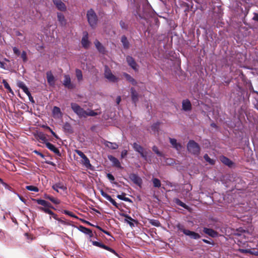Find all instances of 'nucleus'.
<instances>
[{
    "instance_id": "f257e3e1",
    "label": "nucleus",
    "mask_w": 258,
    "mask_h": 258,
    "mask_svg": "<svg viewBox=\"0 0 258 258\" xmlns=\"http://www.w3.org/2000/svg\"><path fill=\"white\" fill-rule=\"evenodd\" d=\"M87 18L90 26L92 28H95L97 24L98 18L95 12L93 9H91L87 11Z\"/></svg>"
},
{
    "instance_id": "f03ea898",
    "label": "nucleus",
    "mask_w": 258,
    "mask_h": 258,
    "mask_svg": "<svg viewBox=\"0 0 258 258\" xmlns=\"http://www.w3.org/2000/svg\"><path fill=\"white\" fill-rule=\"evenodd\" d=\"M189 153L195 155H199L200 153V147L199 144L194 140H190L187 145Z\"/></svg>"
},
{
    "instance_id": "7ed1b4c3",
    "label": "nucleus",
    "mask_w": 258,
    "mask_h": 258,
    "mask_svg": "<svg viewBox=\"0 0 258 258\" xmlns=\"http://www.w3.org/2000/svg\"><path fill=\"white\" fill-rule=\"evenodd\" d=\"M71 106L73 111L78 116L79 118H85L86 111L82 108L80 105L76 103H72L71 104Z\"/></svg>"
},
{
    "instance_id": "20e7f679",
    "label": "nucleus",
    "mask_w": 258,
    "mask_h": 258,
    "mask_svg": "<svg viewBox=\"0 0 258 258\" xmlns=\"http://www.w3.org/2000/svg\"><path fill=\"white\" fill-rule=\"evenodd\" d=\"M104 77L110 82L115 83L118 80V79L112 73L107 66L105 67Z\"/></svg>"
},
{
    "instance_id": "39448f33",
    "label": "nucleus",
    "mask_w": 258,
    "mask_h": 258,
    "mask_svg": "<svg viewBox=\"0 0 258 258\" xmlns=\"http://www.w3.org/2000/svg\"><path fill=\"white\" fill-rule=\"evenodd\" d=\"M64 79L62 81L63 85L69 89H73L76 88V85L71 81V77L69 75L63 76Z\"/></svg>"
},
{
    "instance_id": "423d86ee",
    "label": "nucleus",
    "mask_w": 258,
    "mask_h": 258,
    "mask_svg": "<svg viewBox=\"0 0 258 258\" xmlns=\"http://www.w3.org/2000/svg\"><path fill=\"white\" fill-rule=\"evenodd\" d=\"M90 241L92 242V244L94 246H97V247H100L101 248L104 249L105 250H107L112 252L115 255H117V252L113 249L104 244L103 243L98 242L96 241H92V240H90Z\"/></svg>"
},
{
    "instance_id": "0eeeda50",
    "label": "nucleus",
    "mask_w": 258,
    "mask_h": 258,
    "mask_svg": "<svg viewBox=\"0 0 258 258\" xmlns=\"http://www.w3.org/2000/svg\"><path fill=\"white\" fill-rule=\"evenodd\" d=\"M133 148L134 150L139 153L142 157L144 158L145 160L147 159V153L144 151V148L140 145L136 143L133 144Z\"/></svg>"
},
{
    "instance_id": "6e6552de",
    "label": "nucleus",
    "mask_w": 258,
    "mask_h": 258,
    "mask_svg": "<svg viewBox=\"0 0 258 258\" xmlns=\"http://www.w3.org/2000/svg\"><path fill=\"white\" fill-rule=\"evenodd\" d=\"M129 178L136 184L141 187L143 181L142 178L137 174L135 173H131L129 175Z\"/></svg>"
},
{
    "instance_id": "1a4fd4ad",
    "label": "nucleus",
    "mask_w": 258,
    "mask_h": 258,
    "mask_svg": "<svg viewBox=\"0 0 258 258\" xmlns=\"http://www.w3.org/2000/svg\"><path fill=\"white\" fill-rule=\"evenodd\" d=\"M101 195L105 198L107 200L109 201L113 206L116 208H119L118 204L110 196L104 192L103 189L100 190Z\"/></svg>"
},
{
    "instance_id": "9d476101",
    "label": "nucleus",
    "mask_w": 258,
    "mask_h": 258,
    "mask_svg": "<svg viewBox=\"0 0 258 258\" xmlns=\"http://www.w3.org/2000/svg\"><path fill=\"white\" fill-rule=\"evenodd\" d=\"M46 147L51 152H53L55 154L57 155L59 157L61 156V154L57 148H56L54 145L52 144L47 142L45 144Z\"/></svg>"
},
{
    "instance_id": "9b49d317",
    "label": "nucleus",
    "mask_w": 258,
    "mask_h": 258,
    "mask_svg": "<svg viewBox=\"0 0 258 258\" xmlns=\"http://www.w3.org/2000/svg\"><path fill=\"white\" fill-rule=\"evenodd\" d=\"M176 226L178 231L183 232L185 235L188 236L189 237H191L193 231L185 229L184 225L180 223H178Z\"/></svg>"
},
{
    "instance_id": "f8f14e48",
    "label": "nucleus",
    "mask_w": 258,
    "mask_h": 258,
    "mask_svg": "<svg viewBox=\"0 0 258 258\" xmlns=\"http://www.w3.org/2000/svg\"><path fill=\"white\" fill-rule=\"evenodd\" d=\"M52 1L56 7L59 11H65L66 10V6L61 0H52Z\"/></svg>"
},
{
    "instance_id": "ddd939ff",
    "label": "nucleus",
    "mask_w": 258,
    "mask_h": 258,
    "mask_svg": "<svg viewBox=\"0 0 258 258\" xmlns=\"http://www.w3.org/2000/svg\"><path fill=\"white\" fill-rule=\"evenodd\" d=\"M121 215L125 218L124 221L128 224L131 227L135 226L133 222H138L137 221L133 219L130 215L126 214L123 213Z\"/></svg>"
},
{
    "instance_id": "4468645a",
    "label": "nucleus",
    "mask_w": 258,
    "mask_h": 258,
    "mask_svg": "<svg viewBox=\"0 0 258 258\" xmlns=\"http://www.w3.org/2000/svg\"><path fill=\"white\" fill-rule=\"evenodd\" d=\"M81 43L84 48H88L89 47L90 42L88 40V34L87 32L84 33L81 40Z\"/></svg>"
},
{
    "instance_id": "2eb2a0df",
    "label": "nucleus",
    "mask_w": 258,
    "mask_h": 258,
    "mask_svg": "<svg viewBox=\"0 0 258 258\" xmlns=\"http://www.w3.org/2000/svg\"><path fill=\"white\" fill-rule=\"evenodd\" d=\"M108 158L112 162L113 166L119 168H122L119 161L115 157L112 155H109L108 156Z\"/></svg>"
},
{
    "instance_id": "dca6fc26",
    "label": "nucleus",
    "mask_w": 258,
    "mask_h": 258,
    "mask_svg": "<svg viewBox=\"0 0 258 258\" xmlns=\"http://www.w3.org/2000/svg\"><path fill=\"white\" fill-rule=\"evenodd\" d=\"M126 61L128 64L135 71H137V64L136 62L134 59L130 56H127L126 57Z\"/></svg>"
},
{
    "instance_id": "f3484780",
    "label": "nucleus",
    "mask_w": 258,
    "mask_h": 258,
    "mask_svg": "<svg viewBox=\"0 0 258 258\" xmlns=\"http://www.w3.org/2000/svg\"><path fill=\"white\" fill-rule=\"evenodd\" d=\"M203 232L212 237H216L218 236V232L211 228L204 227Z\"/></svg>"
},
{
    "instance_id": "a211bd4d",
    "label": "nucleus",
    "mask_w": 258,
    "mask_h": 258,
    "mask_svg": "<svg viewBox=\"0 0 258 258\" xmlns=\"http://www.w3.org/2000/svg\"><path fill=\"white\" fill-rule=\"evenodd\" d=\"M182 108L184 111H190L191 109V104L190 101L188 99L183 100L182 102Z\"/></svg>"
},
{
    "instance_id": "6ab92c4d",
    "label": "nucleus",
    "mask_w": 258,
    "mask_h": 258,
    "mask_svg": "<svg viewBox=\"0 0 258 258\" xmlns=\"http://www.w3.org/2000/svg\"><path fill=\"white\" fill-rule=\"evenodd\" d=\"M57 20L60 26L63 27L67 24V20L66 19L63 14L61 13H57Z\"/></svg>"
},
{
    "instance_id": "aec40b11",
    "label": "nucleus",
    "mask_w": 258,
    "mask_h": 258,
    "mask_svg": "<svg viewBox=\"0 0 258 258\" xmlns=\"http://www.w3.org/2000/svg\"><path fill=\"white\" fill-rule=\"evenodd\" d=\"M52 188L53 189H54L56 192H58V189H61L63 190H65L67 189V187L64 186L63 183L61 182H59L57 183H56L55 184H54L52 186Z\"/></svg>"
},
{
    "instance_id": "412c9836",
    "label": "nucleus",
    "mask_w": 258,
    "mask_h": 258,
    "mask_svg": "<svg viewBox=\"0 0 258 258\" xmlns=\"http://www.w3.org/2000/svg\"><path fill=\"white\" fill-rule=\"evenodd\" d=\"M17 85L20 88L23 90V91L28 96V97H32L28 90V88L26 87L24 82L22 81H18L17 82Z\"/></svg>"
},
{
    "instance_id": "4be33fe9",
    "label": "nucleus",
    "mask_w": 258,
    "mask_h": 258,
    "mask_svg": "<svg viewBox=\"0 0 258 258\" xmlns=\"http://www.w3.org/2000/svg\"><path fill=\"white\" fill-rule=\"evenodd\" d=\"M35 138L37 140H41L42 143L46 144L47 142V139H46V135L42 132H38L35 135Z\"/></svg>"
},
{
    "instance_id": "5701e85b",
    "label": "nucleus",
    "mask_w": 258,
    "mask_h": 258,
    "mask_svg": "<svg viewBox=\"0 0 258 258\" xmlns=\"http://www.w3.org/2000/svg\"><path fill=\"white\" fill-rule=\"evenodd\" d=\"M46 77L48 83L50 86H54L55 84V79L51 72H47L46 73Z\"/></svg>"
},
{
    "instance_id": "b1692460",
    "label": "nucleus",
    "mask_w": 258,
    "mask_h": 258,
    "mask_svg": "<svg viewBox=\"0 0 258 258\" xmlns=\"http://www.w3.org/2000/svg\"><path fill=\"white\" fill-rule=\"evenodd\" d=\"M79 230L81 231L82 232L87 234L90 237H92L93 236L92 231L91 229L86 228L83 226H80L79 227Z\"/></svg>"
},
{
    "instance_id": "393cba45",
    "label": "nucleus",
    "mask_w": 258,
    "mask_h": 258,
    "mask_svg": "<svg viewBox=\"0 0 258 258\" xmlns=\"http://www.w3.org/2000/svg\"><path fill=\"white\" fill-rule=\"evenodd\" d=\"M220 160L223 164L229 167H231L233 164V162L231 160L224 156H220Z\"/></svg>"
},
{
    "instance_id": "a878e982",
    "label": "nucleus",
    "mask_w": 258,
    "mask_h": 258,
    "mask_svg": "<svg viewBox=\"0 0 258 258\" xmlns=\"http://www.w3.org/2000/svg\"><path fill=\"white\" fill-rule=\"evenodd\" d=\"M36 201L37 203L39 205H41L43 206H44V208H54L51 205V204L44 200L42 199H37L36 200Z\"/></svg>"
},
{
    "instance_id": "bb28decb",
    "label": "nucleus",
    "mask_w": 258,
    "mask_h": 258,
    "mask_svg": "<svg viewBox=\"0 0 258 258\" xmlns=\"http://www.w3.org/2000/svg\"><path fill=\"white\" fill-rule=\"evenodd\" d=\"M169 141L170 144L172 145V147L176 149L177 150H180L182 147L181 144L180 143H178L176 139L173 138H169Z\"/></svg>"
},
{
    "instance_id": "cd10ccee",
    "label": "nucleus",
    "mask_w": 258,
    "mask_h": 258,
    "mask_svg": "<svg viewBox=\"0 0 258 258\" xmlns=\"http://www.w3.org/2000/svg\"><path fill=\"white\" fill-rule=\"evenodd\" d=\"M104 145L106 147L112 150L117 149L118 148V145L116 143L110 142L105 141Z\"/></svg>"
},
{
    "instance_id": "c85d7f7f",
    "label": "nucleus",
    "mask_w": 258,
    "mask_h": 258,
    "mask_svg": "<svg viewBox=\"0 0 258 258\" xmlns=\"http://www.w3.org/2000/svg\"><path fill=\"white\" fill-rule=\"evenodd\" d=\"M94 44L95 45L96 48L100 52L102 53H104L105 48L98 40H96L94 42Z\"/></svg>"
},
{
    "instance_id": "c756f323",
    "label": "nucleus",
    "mask_w": 258,
    "mask_h": 258,
    "mask_svg": "<svg viewBox=\"0 0 258 258\" xmlns=\"http://www.w3.org/2000/svg\"><path fill=\"white\" fill-rule=\"evenodd\" d=\"M44 197L45 199H46L47 200H49V201H50L51 202H52L54 204L58 205V204H59L60 203V202L59 200H58L56 198H54L52 196H50L49 195L45 194L44 195Z\"/></svg>"
},
{
    "instance_id": "7c9ffc66",
    "label": "nucleus",
    "mask_w": 258,
    "mask_h": 258,
    "mask_svg": "<svg viewBox=\"0 0 258 258\" xmlns=\"http://www.w3.org/2000/svg\"><path fill=\"white\" fill-rule=\"evenodd\" d=\"M123 76L127 80L128 82H131L133 85H136V81L129 74L124 73L123 74Z\"/></svg>"
},
{
    "instance_id": "2f4dec72",
    "label": "nucleus",
    "mask_w": 258,
    "mask_h": 258,
    "mask_svg": "<svg viewBox=\"0 0 258 258\" xmlns=\"http://www.w3.org/2000/svg\"><path fill=\"white\" fill-rule=\"evenodd\" d=\"M174 202L177 205L180 206L185 209L187 210L189 208V207L187 205H186L185 203H183L179 199H177V198L174 199Z\"/></svg>"
},
{
    "instance_id": "473e14b6",
    "label": "nucleus",
    "mask_w": 258,
    "mask_h": 258,
    "mask_svg": "<svg viewBox=\"0 0 258 258\" xmlns=\"http://www.w3.org/2000/svg\"><path fill=\"white\" fill-rule=\"evenodd\" d=\"M121 42L122 43L123 46L124 48L127 49L129 47V42L126 36H122L121 39Z\"/></svg>"
},
{
    "instance_id": "72a5a7b5",
    "label": "nucleus",
    "mask_w": 258,
    "mask_h": 258,
    "mask_svg": "<svg viewBox=\"0 0 258 258\" xmlns=\"http://www.w3.org/2000/svg\"><path fill=\"white\" fill-rule=\"evenodd\" d=\"M86 111V114H85V118L87 117L88 116H95L96 115H97L99 114H100V112H98L96 111H95L92 110H88Z\"/></svg>"
},
{
    "instance_id": "f704fd0d",
    "label": "nucleus",
    "mask_w": 258,
    "mask_h": 258,
    "mask_svg": "<svg viewBox=\"0 0 258 258\" xmlns=\"http://www.w3.org/2000/svg\"><path fill=\"white\" fill-rule=\"evenodd\" d=\"M153 186L155 187L159 188L161 187V183L160 180L157 178H153L152 179Z\"/></svg>"
},
{
    "instance_id": "c9c22d12",
    "label": "nucleus",
    "mask_w": 258,
    "mask_h": 258,
    "mask_svg": "<svg viewBox=\"0 0 258 258\" xmlns=\"http://www.w3.org/2000/svg\"><path fill=\"white\" fill-rule=\"evenodd\" d=\"M76 76L78 82H80L83 80V75L82 71L79 69L76 70Z\"/></svg>"
},
{
    "instance_id": "e433bc0d",
    "label": "nucleus",
    "mask_w": 258,
    "mask_h": 258,
    "mask_svg": "<svg viewBox=\"0 0 258 258\" xmlns=\"http://www.w3.org/2000/svg\"><path fill=\"white\" fill-rule=\"evenodd\" d=\"M125 194L122 193V195H118L117 196V198L120 200H123L125 202H132V200L130 198L125 197Z\"/></svg>"
},
{
    "instance_id": "4c0bfd02",
    "label": "nucleus",
    "mask_w": 258,
    "mask_h": 258,
    "mask_svg": "<svg viewBox=\"0 0 258 258\" xmlns=\"http://www.w3.org/2000/svg\"><path fill=\"white\" fill-rule=\"evenodd\" d=\"M83 164L87 168H90L91 166L90 160L86 156L85 157L83 158Z\"/></svg>"
},
{
    "instance_id": "58836bf2",
    "label": "nucleus",
    "mask_w": 258,
    "mask_h": 258,
    "mask_svg": "<svg viewBox=\"0 0 258 258\" xmlns=\"http://www.w3.org/2000/svg\"><path fill=\"white\" fill-rule=\"evenodd\" d=\"M204 158L207 162H209L211 165H214L215 164V161L211 159L208 154H205L204 156Z\"/></svg>"
},
{
    "instance_id": "ea45409f",
    "label": "nucleus",
    "mask_w": 258,
    "mask_h": 258,
    "mask_svg": "<svg viewBox=\"0 0 258 258\" xmlns=\"http://www.w3.org/2000/svg\"><path fill=\"white\" fill-rule=\"evenodd\" d=\"M26 188L29 191L35 192H38L39 191L38 188L33 185H27Z\"/></svg>"
},
{
    "instance_id": "a19ab883",
    "label": "nucleus",
    "mask_w": 258,
    "mask_h": 258,
    "mask_svg": "<svg viewBox=\"0 0 258 258\" xmlns=\"http://www.w3.org/2000/svg\"><path fill=\"white\" fill-rule=\"evenodd\" d=\"M160 124V122H157L154 123L151 126L152 130L153 131H154V132H158L159 127V125Z\"/></svg>"
},
{
    "instance_id": "79ce46f5",
    "label": "nucleus",
    "mask_w": 258,
    "mask_h": 258,
    "mask_svg": "<svg viewBox=\"0 0 258 258\" xmlns=\"http://www.w3.org/2000/svg\"><path fill=\"white\" fill-rule=\"evenodd\" d=\"M39 209L40 211H43L46 214H49L50 215L53 214V212L48 208L39 207Z\"/></svg>"
},
{
    "instance_id": "37998d69",
    "label": "nucleus",
    "mask_w": 258,
    "mask_h": 258,
    "mask_svg": "<svg viewBox=\"0 0 258 258\" xmlns=\"http://www.w3.org/2000/svg\"><path fill=\"white\" fill-rule=\"evenodd\" d=\"M152 150L158 156L162 157L163 156L162 153L159 151L157 146H154L152 148Z\"/></svg>"
},
{
    "instance_id": "c03bdc74",
    "label": "nucleus",
    "mask_w": 258,
    "mask_h": 258,
    "mask_svg": "<svg viewBox=\"0 0 258 258\" xmlns=\"http://www.w3.org/2000/svg\"><path fill=\"white\" fill-rule=\"evenodd\" d=\"M43 127L46 128V130H48L50 133H51V134L53 135V136L56 139H58L59 137L52 130L51 128H50V127H49L47 125L43 126Z\"/></svg>"
},
{
    "instance_id": "a18cd8bd",
    "label": "nucleus",
    "mask_w": 258,
    "mask_h": 258,
    "mask_svg": "<svg viewBox=\"0 0 258 258\" xmlns=\"http://www.w3.org/2000/svg\"><path fill=\"white\" fill-rule=\"evenodd\" d=\"M63 213H64L66 215H69L70 217L75 218L76 219H78V217L77 216H76L73 212H72L70 211L66 210H63Z\"/></svg>"
},
{
    "instance_id": "49530a36",
    "label": "nucleus",
    "mask_w": 258,
    "mask_h": 258,
    "mask_svg": "<svg viewBox=\"0 0 258 258\" xmlns=\"http://www.w3.org/2000/svg\"><path fill=\"white\" fill-rule=\"evenodd\" d=\"M190 238L191 239L197 240L201 238V235L199 233L193 231Z\"/></svg>"
},
{
    "instance_id": "de8ad7c7",
    "label": "nucleus",
    "mask_w": 258,
    "mask_h": 258,
    "mask_svg": "<svg viewBox=\"0 0 258 258\" xmlns=\"http://www.w3.org/2000/svg\"><path fill=\"white\" fill-rule=\"evenodd\" d=\"M63 128L65 130L68 131L69 132H72V127L71 124L68 123L66 122L63 126Z\"/></svg>"
},
{
    "instance_id": "09e8293b",
    "label": "nucleus",
    "mask_w": 258,
    "mask_h": 258,
    "mask_svg": "<svg viewBox=\"0 0 258 258\" xmlns=\"http://www.w3.org/2000/svg\"><path fill=\"white\" fill-rule=\"evenodd\" d=\"M53 113L55 114H60L61 113V111H60V109L59 107H56V106H54L53 108Z\"/></svg>"
},
{
    "instance_id": "8fccbe9b",
    "label": "nucleus",
    "mask_w": 258,
    "mask_h": 258,
    "mask_svg": "<svg viewBox=\"0 0 258 258\" xmlns=\"http://www.w3.org/2000/svg\"><path fill=\"white\" fill-rule=\"evenodd\" d=\"M0 183L2 184V185L5 187L6 189L11 190V186L8 185L7 183L5 182L2 179V180L0 181Z\"/></svg>"
},
{
    "instance_id": "3c124183",
    "label": "nucleus",
    "mask_w": 258,
    "mask_h": 258,
    "mask_svg": "<svg viewBox=\"0 0 258 258\" xmlns=\"http://www.w3.org/2000/svg\"><path fill=\"white\" fill-rule=\"evenodd\" d=\"M150 223L152 225H154V226H155L157 227H158L160 224L159 221L157 220H152L150 222Z\"/></svg>"
},
{
    "instance_id": "603ef678",
    "label": "nucleus",
    "mask_w": 258,
    "mask_h": 258,
    "mask_svg": "<svg viewBox=\"0 0 258 258\" xmlns=\"http://www.w3.org/2000/svg\"><path fill=\"white\" fill-rule=\"evenodd\" d=\"M75 152L79 156H80L82 159L84 157H85L86 155L84 154L83 152H82L81 151L79 150H76Z\"/></svg>"
},
{
    "instance_id": "864d4df0",
    "label": "nucleus",
    "mask_w": 258,
    "mask_h": 258,
    "mask_svg": "<svg viewBox=\"0 0 258 258\" xmlns=\"http://www.w3.org/2000/svg\"><path fill=\"white\" fill-rule=\"evenodd\" d=\"M3 84L4 85V87H5V88L8 89L9 90H10V91L11 92L12 90L11 89L10 85L8 83V82L5 80H4L3 81Z\"/></svg>"
},
{
    "instance_id": "5fc2aeb1",
    "label": "nucleus",
    "mask_w": 258,
    "mask_h": 258,
    "mask_svg": "<svg viewBox=\"0 0 258 258\" xmlns=\"http://www.w3.org/2000/svg\"><path fill=\"white\" fill-rule=\"evenodd\" d=\"M21 57L24 62L27 60V53L25 51H23L21 54Z\"/></svg>"
},
{
    "instance_id": "6e6d98bb",
    "label": "nucleus",
    "mask_w": 258,
    "mask_h": 258,
    "mask_svg": "<svg viewBox=\"0 0 258 258\" xmlns=\"http://www.w3.org/2000/svg\"><path fill=\"white\" fill-rule=\"evenodd\" d=\"M107 177L111 182H112L115 179L114 176L110 173H108L107 174Z\"/></svg>"
},
{
    "instance_id": "4d7b16f0",
    "label": "nucleus",
    "mask_w": 258,
    "mask_h": 258,
    "mask_svg": "<svg viewBox=\"0 0 258 258\" xmlns=\"http://www.w3.org/2000/svg\"><path fill=\"white\" fill-rule=\"evenodd\" d=\"M35 154H36V155L39 156L40 157H41L42 158H44L45 157V156L41 152H40L39 151H37V150H35L33 152Z\"/></svg>"
},
{
    "instance_id": "13d9d810",
    "label": "nucleus",
    "mask_w": 258,
    "mask_h": 258,
    "mask_svg": "<svg viewBox=\"0 0 258 258\" xmlns=\"http://www.w3.org/2000/svg\"><path fill=\"white\" fill-rule=\"evenodd\" d=\"M13 51H14V53L17 55H19L20 54V50H19L18 48H17V47H14L13 48Z\"/></svg>"
},
{
    "instance_id": "bf43d9fd",
    "label": "nucleus",
    "mask_w": 258,
    "mask_h": 258,
    "mask_svg": "<svg viewBox=\"0 0 258 258\" xmlns=\"http://www.w3.org/2000/svg\"><path fill=\"white\" fill-rule=\"evenodd\" d=\"M131 93H132L131 97H138L137 96L138 95H137V93L136 90L133 88H131Z\"/></svg>"
},
{
    "instance_id": "052dcab7",
    "label": "nucleus",
    "mask_w": 258,
    "mask_h": 258,
    "mask_svg": "<svg viewBox=\"0 0 258 258\" xmlns=\"http://www.w3.org/2000/svg\"><path fill=\"white\" fill-rule=\"evenodd\" d=\"M127 151L126 150H123L121 153V157L122 158H124L127 155Z\"/></svg>"
},
{
    "instance_id": "680f3d73",
    "label": "nucleus",
    "mask_w": 258,
    "mask_h": 258,
    "mask_svg": "<svg viewBox=\"0 0 258 258\" xmlns=\"http://www.w3.org/2000/svg\"><path fill=\"white\" fill-rule=\"evenodd\" d=\"M120 27L122 29H127L126 25L125 24V23L123 21H121L120 22Z\"/></svg>"
},
{
    "instance_id": "e2e57ef3",
    "label": "nucleus",
    "mask_w": 258,
    "mask_h": 258,
    "mask_svg": "<svg viewBox=\"0 0 258 258\" xmlns=\"http://www.w3.org/2000/svg\"><path fill=\"white\" fill-rule=\"evenodd\" d=\"M253 14H254V16L253 17L252 19L254 21H256L258 22V14L254 13Z\"/></svg>"
},
{
    "instance_id": "0e129e2a",
    "label": "nucleus",
    "mask_w": 258,
    "mask_h": 258,
    "mask_svg": "<svg viewBox=\"0 0 258 258\" xmlns=\"http://www.w3.org/2000/svg\"><path fill=\"white\" fill-rule=\"evenodd\" d=\"M248 252H250L252 254H253L256 256H258V250H253L252 251H249Z\"/></svg>"
},
{
    "instance_id": "69168bd1",
    "label": "nucleus",
    "mask_w": 258,
    "mask_h": 258,
    "mask_svg": "<svg viewBox=\"0 0 258 258\" xmlns=\"http://www.w3.org/2000/svg\"><path fill=\"white\" fill-rule=\"evenodd\" d=\"M202 241L204 242H205V243H207V244H214L213 242H211L210 241H209V240H208L207 239H203Z\"/></svg>"
},
{
    "instance_id": "338daca9",
    "label": "nucleus",
    "mask_w": 258,
    "mask_h": 258,
    "mask_svg": "<svg viewBox=\"0 0 258 258\" xmlns=\"http://www.w3.org/2000/svg\"><path fill=\"white\" fill-rule=\"evenodd\" d=\"M51 216L55 220H58L57 215L53 212V214H51Z\"/></svg>"
},
{
    "instance_id": "774afa93",
    "label": "nucleus",
    "mask_w": 258,
    "mask_h": 258,
    "mask_svg": "<svg viewBox=\"0 0 258 258\" xmlns=\"http://www.w3.org/2000/svg\"><path fill=\"white\" fill-rule=\"evenodd\" d=\"M102 232L108 235L111 236V233L109 231L103 230Z\"/></svg>"
}]
</instances>
